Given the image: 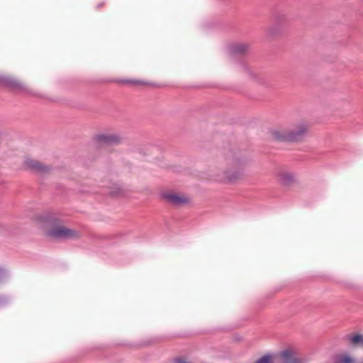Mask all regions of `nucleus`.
I'll return each instance as SVG.
<instances>
[{
  "label": "nucleus",
  "instance_id": "obj_1",
  "mask_svg": "<svg viewBox=\"0 0 363 363\" xmlns=\"http://www.w3.org/2000/svg\"><path fill=\"white\" fill-rule=\"evenodd\" d=\"M35 222L45 234L52 239H74L80 235L77 230L64 225L60 219L49 213L37 216Z\"/></svg>",
  "mask_w": 363,
  "mask_h": 363
},
{
  "label": "nucleus",
  "instance_id": "obj_9",
  "mask_svg": "<svg viewBox=\"0 0 363 363\" xmlns=\"http://www.w3.org/2000/svg\"><path fill=\"white\" fill-rule=\"evenodd\" d=\"M296 354L295 350L293 348H286L281 351L279 354L280 358L284 361H288L291 359Z\"/></svg>",
  "mask_w": 363,
  "mask_h": 363
},
{
  "label": "nucleus",
  "instance_id": "obj_14",
  "mask_svg": "<svg viewBox=\"0 0 363 363\" xmlns=\"http://www.w3.org/2000/svg\"><path fill=\"white\" fill-rule=\"evenodd\" d=\"M294 363H304V362L300 361V360H296L295 362H294Z\"/></svg>",
  "mask_w": 363,
  "mask_h": 363
},
{
  "label": "nucleus",
  "instance_id": "obj_2",
  "mask_svg": "<svg viewBox=\"0 0 363 363\" xmlns=\"http://www.w3.org/2000/svg\"><path fill=\"white\" fill-rule=\"evenodd\" d=\"M309 125L305 122L296 124L291 129L278 128L271 132L273 139L281 142H299L308 134Z\"/></svg>",
  "mask_w": 363,
  "mask_h": 363
},
{
  "label": "nucleus",
  "instance_id": "obj_12",
  "mask_svg": "<svg viewBox=\"0 0 363 363\" xmlns=\"http://www.w3.org/2000/svg\"><path fill=\"white\" fill-rule=\"evenodd\" d=\"M353 359L348 356H345L342 358L341 363H352Z\"/></svg>",
  "mask_w": 363,
  "mask_h": 363
},
{
  "label": "nucleus",
  "instance_id": "obj_5",
  "mask_svg": "<svg viewBox=\"0 0 363 363\" xmlns=\"http://www.w3.org/2000/svg\"><path fill=\"white\" fill-rule=\"evenodd\" d=\"M162 197L169 203L180 206L190 202V199L183 194L167 191L162 194Z\"/></svg>",
  "mask_w": 363,
  "mask_h": 363
},
{
  "label": "nucleus",
  "instance_id": "obj_4",
  "mask_svg": "<svg viewBox=\"0 0 363 363\" xmlns=\"http://www.w3.org/2000/svg\"><path fill=\"white\" fill-rule=\"evenodd\" d=\"M94 141L101 145H113L119 144L122 140V137L115 132H101L95 135Z\"/></svg>",
  "mask_w": 363,
  "mask_h": 363
},
{
  "label": "nucleus",
  "instance_id": "obj_10",
  "mask_svg": "<svg viewBox=\"0 0 363 363\" xmlns=\"http://www.w3.org/2000/svg\"><path fill=\"white\" fill-rule=\"evenodd\" d=\"M350 342L352 345H362L363 346V335H355L350 337Z\"/></svg>",
  "mask_w": 363,
  "mask_h": 363
},
{
  "label": "nucleus",
  "instance_id": "obj_3",
  "mask_svg": "<svg viewBox=\"0 0 363 363\" xmlns=\"http://www.w3.org/2000/svg\"><path fill=\"white\" fill-rule=\"evenodd\" d=\"M245 164V160L241 157H234L230 161L231 169L218 175L216 180L218 182L232 183L238 180L242 175L241 169Z\"/></svg>",
  "mask_w": 363,
  "mask_h": 363
},
{
  "label": "nucleus",
  "instance_id": "obj_6",
  "mask_svg": "<svg viewBox=\"0 0 363 363\" xmlns=\"http://www.w3.org/2000/svg\"><path fill=\"white\" fill-rule=\"evenodd\" d=\"M278 184L284 187H291L297 182V177L294 172L288 170H281L277 174Z\"/></svg>",
  "mask_w": 363,
  "mask_h": 363
},
{
  "label": "nucleus",
  "instance_id": "obj_13",
  "mask_svg": "<svg viewBox=\"0 0 363 363\" xmlns=\"http://www.w3.org/2000/svg\"><path fill=\"white\" fill-rule=\"evenodd\" d=\"M176 363H189L187 362L186 361L184 360V359H179L176 361Z\"/></svg>",
  "mask_w": 363,
  "mask_h": 363
},
{
  "label": "nucleus",
  "instance_id": "obj_8",
  "mask_svg": "<svg viewBox=\"0 0 363 363\" xmlns=\"http://www.w3.org/2000/svg\"><path fill=\"white\" fill-rule=\"evenodd\" d=\"M250 45L247 43H235L230 46V52L232 54H244L249 50Z\"/></svg>",
  "mask_w": 363,
  "mask_h": 363
},
{
  "label": "nucleus",
  "instance_id": "obj_7",
  "mask_svg": "<svg viewBox=\"0 0 363 363\" xmlns=\"http://www.w3.org/2000/svg\"><path fill=\"white\" fill-rule=\"evenodd\" d=\"M23 166L27 169L39 172H46L48 169L46 166L40 162L29 157L25 159Z\"/></svg>",
  "mask_w": 363,
  "mask_h": 363
},
{
  "label": "nucleus",
  "instance_id": "obj_11",
  "mask_svg": "<svg viewBox=\"0 0 363 363\" xmlns=\"http://www.w3.org/2000/svg\"><path fill=\"white\" fill-rule=\"evenodd\" d=\"M273 356L267 354L259 358L255 363H272Z\"/></svg>",
  "mask_w": 363,
  "mask_h": 363
}]
</instances>
